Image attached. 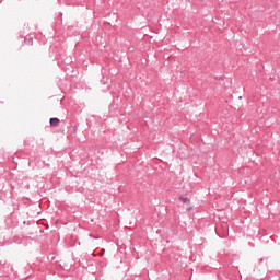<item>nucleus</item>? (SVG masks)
I'll list each match as a JSON object with an SVG mask.
<instances>
[{
    "label": "nucleus",
    "instance_id": "obj_1",
    "mask_svg": "<svg viewBox=\"0 0 280 280\" xmlns=\"http://www.w3.org/2000/svg\"><path fill=\"white\" fill-rule=\"evenodd\" d=\"M49 124H50V126H52L54 128H56V126H59L60 119H59V118H56V117H52V118L49 119Z\"/></svg>",
    "mask_w": 280,
    "mask_h": 280
},
{
    "label": "nucleus",
    "instance_id": "obj_2",
    "mask_svg": "<svg viewBox=\"0 0 280 280\" xmlns=\"http://www.w3.org/2000/svg\"><path fill=\"white\" fill-rule=\"evenodd\" d=\"M180 202L187 203L189 202V198L187 197H179Z\"/></svg>",
    "mask_w": 280,
    "mask_h": 280
},
{
    "label": "nucleus",
    "instance_id": "obj_3",
    "mask_svg": "<svg viewBox=\"0 0 280 280\" xmlns=\"http://www.w3.org/2000/svg\"><path fill=\"white\" fill-rule=\"evenodd\" d=\"M24 40H25V43H32V37L25 38Z\"/></svg>",
    "mask_w": 280,
    "mask_h": 280
},
{
    "label": "nucleus",
    "instance_id": "obj_4",
    "mask_svg": "<svg viewBox=\"0 0 280 280\" xmlns=\"http://www.w3.org/2000/svg\"><path fill=\"white\" fill-rule=\"evenodd\" d=\"M104 255V253L103 252H101V257Z\"/></svg>",
    "mask_w": 280,
    "mask_h": 280
},
{
    "label": "nucleus",
    "instance_id": "obj_5",
    "mask_svg": "<svg viewBox=\"0 0 280 280\" xmlns=\"http://www.w3.org/2000/svg\"><path fill=\"white\" fill-rule=\"evenodd\" d=\"M104 255V253L103 252H101V257Z\"/></svg>",
    "mask_w": 280,
    "mask_h": 280
}]
</instances>
